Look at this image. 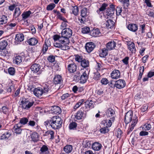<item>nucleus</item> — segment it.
<instances>
[{
  "mask_svg": "<svg viewBox=\"0 0 154 154\" xmlns=\"http://www.w3.org/2000/svg\"><path fill=\"white\" fill-rule=\"evenodd\" d=\"M51 127L54 129L60 128L62 125V122L61 119L59 116H54L51 118Z\"/></svg>",
  "mask_w": 154,
  "mask_h": 154,
  "instance_id": "obj_1",
  "label": "nucleus"
},
{
  "mask_svg": "<svg viewBox=\"0 0 154 154\" xmlns=\"http://www.w3.org/2000/svg\"><path fill=\"white\" fill-rule=\"evenodd\" d=\"M49 90L48 86L45 85L43 88H37L34 90L33 93L36 96L39 97H41L42 94H45V93H47Z\"/></svg>",
  "mask_w": 154,
  "mask_h": 154,
  "instance_id": "obj_2",
  "label": "nucleus"
},
{
  "mask_svg": "<svg viewBox=\"0 0 154 154\" xmlns=\"http://www.w3.org/2000/svg\"><path fill=\"white\" fill-rule=\"evenodd\" d=\"M34 104V102H29L28 99L25 98H23L20 103V105H22V107L25 109H28L30 108Z\"/></svg>",
  "mask_w": 154,
  "mask_h": 154,
  "instance_id": "obj_3",
  "label": "nucleus"
},
{
  "mask_svg": "<svg viewBox=\"0 0 154 154\" xmlns=\"http://www.w3.org/2000/svg\"><path fill=\"white\" fill-rule=\"evenodd\" d=\"M72 31L69 28L63 29L61 32L62 36L68 39L72 36Z\"/></svg>",
  "mask_w": 154,
  "mask_h": 154,
  "instance_id": "obj_4",
  "label": "nucleus"
},
{
  "mask_svg": "<svg viewBox=\"0 0 154 154\" xmlns=\"http://www.w3.org/2000/svg\"><path fill=\"white\" fill-rule=\"evenodd\" d=\"M115 119L114 117H112L107 118L105 120L103 121L102 122V124H103L104 126H106L108 128L110 127L112 123L113 122Z\"/></svg>",
  "mask_w": 154,
  "mask_h": 154,
  "instance_id": "obj_5",
  "label": "nucleus"
},
{
  "mask_svg": "<svg viewBox=\"0 0 154 154\" xmlns=\"http://www.w3.org/2000/svg\"><path fill=\"white\" fill-rule=\"evenodd\" d=\"M125 81L123 79H119L116 81L114 87L120 89L124 88L125 86Z\"/></svg>",
  "mask_w": 154,
  "mask_h": 154,
  "instance_id": "obj_6",
  "label": "nucleus"
},
{
  "mask_svg": "<svg viewBox=\"0 0 154 154\" xmlns=\"http://www.w3.org/2000/svg\"><path fill=\"white\" fill-rule=\"evenodd\" d=\"M115 11V5L111 4L106 10V15L110 17L112 16L114 14Z\"/></svg>",
  "mask_w": 154,
  "mask_h": 154,
  "instance_id": "obj_7",
  "label": "nucleus"
},
{
  "mask_svg": "<svg viewBox=\"0 0 154 154\" xmlns=\"http://www.w3.org/2000/svg\"><path fill=\"white\" fill-rule=\"evenodd\" d=\"M95 47L94 44L92 42H89L86 43L85 49L87 52L91 53L94 49Z\"/></svg>",
  "mask_w": 154,
  "mask_h": 154,
  "instance_id": "obj_8",
  "label": "nucleus"
},
{
  "mask_svg": "<svg viewBox=\"0 0 154 154\" xmlns=\"http://www.w3.org/2000/svg\"><path fill=\"white\" fill-rule=\"evenodd\" d=\"M40 65L36 63L33 64L31 67V70L35 73L38 72V74H40L41 73V71L40 70Z\"/></svg>",
  "mask_w": 154,
  "mask_h": 154,
  "instance_id": "obj_9",
  "label": "nucleus"
},
{
  "mask_svg": "<svg viewBox=\"0 0 154 154\" xmlns=\"http://www.w3.org/2000/svg\"><path fill=\"white\" fill-rule=\"evenodd\" d=\"M85 117V115L84 112L81 110H79L75 114V118L77 120L82 119Z\"/></svg>",
  "mask_w": 154,
  "mask_h": 154,
  "instance_id": "obj_10",
  "label": "nucleus"
},
{
  "mask_svg": "<svg viewBox=\"0 0 154 154\" xmlns=\"http://www.w3.org/2000/svg\"><path fill=\"white\" fill-rule=\"evenodd\" d=\"M88 78V75L86 71H85L81 75L79 79V81H80V82L83 84L85 83Z\"/></svg>",
  "mask_w": 154,
  "mask_h": 154,
  "instance_id": "obj_11",
  "label": "nucleus"
},
{
  "mask_svg": "<svg viewBox=\"0 0 154 154\" xmlns=\"http://www.w3.org/2000/svg\"><path fill=\"white\" fill-rule=\"evenodd\" d=\"M132 114V112L131 111H129L126 113L125 117V122L126 124L131 122Z\"/></svg>",
  "mask_w": 154,
  "mask_h": 154,
  "instance_id": "obj_12",
  "label": "nucleus"
},
{
  "mask_svg": "<svg viewBox=\"0 0 154 154\" xmlns=\"http://www.w3.org/2000/svg\"><path fill=\"white\" fill-rule=\"evenodd\" d=\"M51 112L54 114H60L61 112V109L58 106H51L50 109Z\"/></svg>",
  "mask_w": 154,
  "mask_h": 154,
  "instance_id": "obj_13",
  "label": "nucleus"
},
{
  "mask_svg": "<svg viewBox=\"0 0 154 154\" xmlns=\"http://www.w3.org/2000/svg\"><path fill=\"white\" fill-rule=\"evenodd\" d=\"M22 127L20 123L15 124L13 128L14 133L16 134H20L22 131V129L21 128Z\"/></svg>",
  "mask_w": 154,
  "mask_h": 154,
  "instance_id": "obj_14",
  "label": "nucleus"
},
{
  "mask_svg": "<svg viewBox=\"0 0 154 154\" xmlns=\"http://www.w3.org/2000/svg\"><path fill=\"white\" fill-rule=\"evenodd\" d=\"M90 35L94 37H97L101 35V33L99 29L94 28L90 31Z\"/></svg>",
  "mask_w": 154,
  "mask_h": 154,
  "instance_id": "obj_15",
  "label": "nucleus"
},
{
  "mask_svg": "<svg viewBox=\"0 0 154 154\" xmlns=\"http://www.w3.org/2000/svg\"><path fill=\"white\" fill-rule=\"evenodd\" d=\"M11 135V131L10 130L7 131L0 136V139L1 140H6L8 139Z\"/></svg>",
  "mask_w": 154,
  "mask_h": 154,
  "instance_id": "obj_16",
  "label": "nucleus"
},
{
  "mask_svg": "<svg viewBox=\"0 0 154 154\" xmlns=\"http://www.w3.org/2000/svg\"><path fill=\"white\" fill-rule=\"evenodd\" d=\"M127 42L128 48L129 50L132 53H135L136 50L134 42L131 41H128Z\"/></svg>",
  "mask_w": 154,
  "mask_h": 154,
  "instance_id": "obj_17",
  "label": "nucleus"
},
{
  "mask_svg": "<svg viewBox=\"0 0 154 154\" xmlns=\"http://www.w3.org/2000/svg\"><path fill=\"white\" fill-rule=\"evenodd\" d=\"M116 45V42L114 41H112L107 43L106 48L109 51L112 50L115 48Z\"/></svg>",
  "mask_w": 154,
  "mask_h": 154,
  "instance_id": "obj_18",
  "label": "nucleus"
},
{
  "mask_svg": "<svg viewBox=\"0 0 154 154\" xmlns=\"http://www.w3.org/2000/svg\"><path fill=\"white\" fill-rule=\"evenodd\" d=\"M77 66L74 63L69 64L68 66V69L70 73H74L76 71Z\"/></svg>",
  "mask_w": 154,
  "mask_h": 154,
  "instance_id": "obj_19",
  "label": "nucleus"
},
{
  "mask_svg": "<svg viewBox=\"0 0 154 154\" xmlns=\"http://www.w3.org/2000/svg\"><path fill=\"white\" fill-rule=\"evenodd\" d=\"M120 74L119 70L115 69L112 71L111 74V76L113 79H117L120 76Z\"/></svg>",
  "mask_w": 154,
  "mask_h": 154,
  "instance_id": "obj_20",
  "label": "nucleus"
},
{
  "mask_svg": "<svg viewBox=\"0 0 154 154\" xmlns=\"http://www.w3.org/2000/svg\"><path fill=\"white\" fill-rule=\"evenodd\" d=\"M63 81L62 78L60 75H56L54 79V82L55 85L61 84L62 83Z\"/></svg>",
  "mask_w": 154,
  "mask_h": 154,
  "instance_id": "obj_21",
  "label": "nucleus"
},
{
  "mask_svg": "<svg viewBox=\"0 0 154 154\" xmlns=\"http://www.w3.org/2000/svg\"><path fill=\"white\" fill-rule=\"evenodd\" d=\"M127 28L129 30L133 32H135L138 29V26L136 24L130 23L128 25Z\"/></svg>",
  "mask_w": 154,
  "mask_h": 154,
  "instance_id": "obj_22",
  "label": "nucleus"
},
{
  "mask_svg": "<svg viewBox=\"0 0 154 154\" xmlns=\"http://www.w3.org/2000/svg\"><path fill=\"white\" fill-rule=\"evenodd\" d=\"M101 144L98 142H95L92 144V148L95 151H99L102 147Z\"/></svg>",
  "mask_w": 154,
  "mask_h": 154,
  "instance_id": "obj_23",
  "label": "nucleus"
},
{
  "mask_svg": "<svg viewBox=\"0 0 154 154\" xmlns=\"http://www.w3.org/2000/svg\"><path fill=\"white\" fill-rule=\"evenodd\" d=\"M85 107L86 109H90L94 107V102L92 100L87 101L85 103Z\"/></svg>",
  "mask_w": 154,
  "mask_h": 154,
  "instance_id": "obj_24",
  "label": "nucleus"
},
{
  "mask_svg": "<svg viewBox=\"0 0 154 154\" xmlns=\"http://www.w3.org/2000/svg\"><path fill=\"white\" fill-rule=\"evenodd\" d=\"M115 114V111L111 108H109L107 109L106 112V114L107 116V118L112 117H114L113 115Z\"/></svg>",
  "mask_w": 154,
  "mask_h": 154,
  "instance_id": "obj_25",
  "label": "nucleus"
},
{
  "mask_svg": "<svg viewBox=\"0 0 154 154\" xmlns=\"http://www.w3.org/2000/svg\"><path fill=\"white\" fill-rule=\"evenodd\" d=\"M51 45L50 44V41L48 40H45L44 44V45L43 46V48L42 49V51H43V53H45L48 49V47L50 46Z\"/></svg>",
  "mask_w": 154,
  "mask_h": 154,
  "instance_id": "obj_26",
  "label": "nucleus"
},
{
  "mask_svg": "<svg viewBox=\"0 0 154 154\" xmlns=\"http://www.w3.org/2000/svg\"><path fill=\"white\" fill-rule=\"evenodd\" d=\"M72 146L70 145H67L63 148L64 152L66 153H69L71 152L72 150Z\"/></svg>",
  "mask_w": 154,
  "mask_h": 154,
  "instance_id": "obj_27",
  "label": "nucleus"
},
{
  "mask_svg": "<svg viewBox=\"0 0 154 154\" xmlns=\"http://www.w3.org/2000/svg\"><path fill=\"white\" fill-rule=\"evenodd\" d=\"M27 42L29 45H35L38 42V40L35 38H32L28 40Z\"/></svg>",
  "mask_w": 154,
  "mask_h": 154,
  "instance_id": "obj_28",
  "label": "nucleus"
},
{
  "mask_svg": "<svg viewBox=\"0 0 154 154\" xmlns=\"http://www.w3.org/2000/svg\"><path fill=\"white\" fill-rule=\"evenodd\" d=\"M24 39V36L22 34H18L16 36L15 40L18 42L23 41Z\"/></svg>",
  "mask_w": 154,
  "mask_h": 154,
  "instance_id": "obj_29",
  "label": "nucleus"
},
{
  "mask_svg": "<svg viewBox=\"0 0 154 154\" xmlns=\"http://www.w3.org/2000/svg\"><path fill=\"white\" fill-rule=\"evenodd\" d=\"M23 57L20 56H16L13 60L14 63L18 64L20 63L22 61Z\"/></svg>",
  "mask_w": 154,
  "mask_h": 154,
  "instance_id": "obj_30",
  "label": "nucleus"
},
{
  "mask_svg": "<svg viewBox=\"0 0 154 154\" xmlns=\"http://www.w3.org/2000/svg\"><path fill=\"white\" fill-rule=\"evenodd\" d=\"M108 51L107 49L103 48L100 52V56L101 57H106L108 54Z\"/></svg>",
  "mask_w": 154,
  "mask_h": 154,
  "instance_id": "obj_31",
  "label": "nucleus"
},
{
  "mask_svg": "<svg viewBox=\"0 0 154 154\" xmlns=\"http://www.w3.org/2000/svg\"><path fill=\"white\" fill-rule=\"evenodd\" d=\"M8 18L6 16L2 15L0 16V25H3L7 23Z\"/></svg>",
  "mask_w": 154,
  "mask_h": 154,
  "instance_id": "obj_32",
  "label": "nucleus"
},
{
  "mask_svg": "<svg viewBox=\"0 0 154 154\" xmlns=\"http://www.w3.org/2000/svg\"><path fill=\"white\" fill-rule=\"evenodd\" d=\"M32 13L30 11L24 12L22 14L23 20H25Z\"/></svg>",
  "mask_w": 154,
  "mask_h": 154,
  "instance_id": "obj_33",
  "label": "nucleus"
},
{
  "mask_svg": "<svg viewBox=\"0 0 154 154\" xmlns=\"http://www.w3.org/2000/svg\"><path fill=\"white\" fill-rule=\"evenodd\" d=\"M32 140L34 142H36L38 140V135L37 133L34 132L32 133L30 135Z\"/></svg>",
  "mask_w": 154,
  "mask_h": 154,
  "instance_id": "obj_34",
  "label": "nucleus"
},
{
  "mask_svg": "<svg viewBox=\"0 0 154 154\" xmlns=\"http://www.w3.org/2000/svg\"><path fill=\"white\" fill-rule=\"evenodd\" d=\"M59 42L63 45H68L69 43V39L67 38H65L62 36V37H60V38Z\"/></svg>",
  "mask_w": 154,
  "mask_h": 154,
  "instance_id": "obj_35",
  "label": "nucleus"
},
{
  "mask_svg": "<svg viewBox=\"0 0 154 154\" xmlns=\"http://www.w3.org/2000/svg\"><path fill=\"white\" fill-rule=\"evenodd\" d=\"M108 6V5L107 4L105 3H103L99 9L97 10V13L98 14H100V12L104 11L106 9V8Z\"/></svg>",
  "mask_w": 154,
  "mask_h": 154,
  "instance_id": "obj_36",
  "label": "nucleus"
},
{
  "mask_svg": "<svg viewBox=\"0 0 154 154\" xmlns=\"http://www.w3.org/2000/svg\"><path fill=\"white\" fill-rule=\"evenodd\" d=\"M72 13L75 15L77 16L78 14L79 10V8L77 6H72L71 9Z\"/></svg>",
  "mask_w": 154,
  "mask_h": 154,
  "instance_id": "obj_37",
  "label": "nucleus"
},
{
  "mask_svg": "<svg viewBox=\"0 0 154 154\" xmlns=\"http://www.w3.org/2000/svg\"><path fill=\"white\" fill-rule=\"evenodd\" d=\"M114 23L113 21L111 20H108L106 21V26L108 28H111L113 26Z\"/></svg>",
  "mask_w": 154,
  "mask_h": 154,
  "instance_id": "obj_38",
  "label": "nucleus"
},
{
  "mask_svg": "<svg viewBox=\"0 0 154 154\" xmlns=\"http://www.w3.org/2000/svg\"><path fill=\"white\" fill-rule=\"evenodd\" d=\"M8 45V42L6 40H3L0 42V49L3 50Z\"/></svg>",
  "mask_w": 154,
  "mask_h": 154,
  "instance_id": "obj_39",
  "label": "nucleus"
},
{
  "mask_svg": "<svg viewBox=\"0 0 154 154\" xmlns=\"http://www.w3.org/2000/svg\"><path fill=\"white\" fill-rule=\"evenodd\" d=\"M81 65L84 67L86 68L89 66V63L88 60L84 59L81 61Z\"/></svg>",
  "mask_w": 154,
  "mask_h": 154,
  "instance_id": "obj_40",
  "label": "nucleus"
},
{
  "mask_svg": "<svg viewBox=\"0 0 154 154\" xmlns=\"http://www.w3.org/2000/svg\"><path fill=\"white\" fill-rule=\"evenodd\" d=\"M20 14L21 11L20 8L19 7L16 8L15 9L14 16L15 18H17L20 15Z\"/></svg>",
  "mask_w": 154,
  "mask_h": 154,
  "instance_id": "obj_41",
  "label": "nucleus"
},
{
  "mask_svg": "<svg viewBox=\"0 0 154 154\" xmlns=\"http://www.w3.org/2000/svg\"><path fill=\"white\" fill-rule=\"evenodd\" d=\"M77 124L75 122H72L69 124V128L70 130L76 129L77 126Z\"/></svg>",
  "mask_w": 154,
  "mask_h": 154,
  "instance_id": "obj_42",
  "label": "nucleus"
},
{
  "mask_svg": "<svg viewBox=\"0 0 154 154\" xmlns=\"http://www.w3.org/2000/svg\"><path fill=\"white\" fill-rule=\"evenodd\" d=\"M84 101V100L83 99L80 100L74 106V109H76L79 107L80 106L83 104Z\"/></svg>",
  "mask_w": 154,
  "mask_h": 154,
  "instance_id": "obj_43",
  "label": "nucleus"
},
{
  "mask_svg": "<svg viewBox=\"0 0 154 154\" xmlns=\"http://www.w3.org/2000/svg\"><path fill=\"white\" fill-rule=\"evenodd\" d=\"M28 122V119L26 118H21L20 120V122L19 123H20V125L22 124L25 125Z\"/></svg>",
  "mask_w": 154,
  "mask_h": 154,
  "instance_id": "obj_44",
  "label": "nucleus"
},
{
  "mask_svg": "<svg viewBox=\"0 0 154 154\" xmlns=\"http://www.w3.org/2000/svg\"><path fill=\"white\" fill-rule=\"evenodd\" d=\"M82 32L83 34H87L89 33L91 31L89 27L85 26L82 28Z\"/></svg>",
  "mask_w": 154,
  "mask_h": 154,
  "instance_id": "obj_45",
  "label": "nucleus"
},
{
  "mask_svg": "<svg viewBox=\"0 0 154 154\" xmlns=\"http://www.w3.org/2000/svg\"><path fill=\"white\" fill-rule=\"evenodd\" d=\"M0 111L5 114H7L8 112V108L6 106H3L0 109Z\"/></svg>",
  "mask_w": 154,
  "mask_h": 154,
  "instance_id": "obj_46",
  "label": "nucleus"
},
{
  "mask_svg": "<svg viewBox=\"0 0 154 154\" xmlns=\"http://www.w3.org/2000/svg\"><path fill=\"white\" fill-rule=\"evenodd\" d=\"M87 9L84 8H83L81 11V15L82 17H85L88 15Z\"/></svg>",
  "mask_w": 154,
  "mask_h": 154,
  "instance_id": "obj_47",
  "label": "nucleus"
},
{
  "mask_svg": "<svg viewBox=\"0 0 154 154\" xmlns=\"http://www.w3.org/2000/svg\"><path fill=\"white\" fill-rule=\"evenodd\" d=\"M116 14L117 16L121 15V14L122 11V8L120 6H118L116 10Z\"/></svg>",
  "mask_w": 154,
  "mask_h": 154,
  "instance_id": "obj_48",
  "label": "nucleus"
},
{
  "mask_svg": "<svg viewBox=\"0 0 154 154\" xmlns=\"http://www.w3.org/2000/svg\"><path fill=\"white\" fill-rule=\"evenodd\" d=\"M144 67L143 66H141L140 67V70H139L140 74L139 75V77L138 78V79L139 80L140 79L142 78V77L143 73L144 71Z\"/></svg>",
  "mask_w": 154,
  "mask_h": 154,
  "instance_id": "obj_49",
  "label": "nucleus"
},
{
  "mask_svg": "<svg viewBox=\"0 0 154 154\" xmlns=\"http://www.w3.org/2000/svg\"><path fill=\"white\" fill-rule=\"evenodd\" d=\"M100 73L97 71L94 73V79L96 80H98L100 79Z\"/></svg>",
  "mask_w": 154,
  "mask_h": 154,
  "instance_id": "obj_50",
  "label": "nucleus"
},
{
  "mask_svg": "<svg viewBox=\"0 0 154 154\" xmlns=\"http://www.w3.org/2000/svg\"><path fill=\"white\" fill-rule=\"evenodd\" d=\"M100 131L101 133L105 134L108 132L109 131V129L108 128V127L104 126V127L100 128Z\"/></svg>",
  "mask_w": 154,
  "mask_h": 154,
  "instance_id": "obj_51",
  "label": "nucleus"
},
{
  "mask_svg": "<svg viewBox=\"0 0 154 154\" xmlns=\"http://www.w3.org/2000/svg\"><path fill=\"white\" fill-rule=\"evenodd\" d=\"M55 6V5L54 3H51L48 5L46 8V9L48 11H51L53 9Z\"/></svg>",
  "mask_w": 154,
  "mask_h": 154,
  "instance_id": "obj_52",
  "label": "nucleus"
},
{
  "mask_svg": "<svg viewBox=\"0 0 154 154\" xmlns=\"http://www.w3.org/2000/svg\"><path fill=\"white\" fill-rule=\"evenodd\" d=\"M131 116V124H133L134 123V122H136V124H137V122L138 121L137 116L135 115H133V114Z\"/></svg>",
  "mask_w": 154,
  "mask_h": 154,
  "instance_id": "obj_53",
  "label": "nucleus"
},
{
  "mask_svg": "<svg viewBox=\"0 0 154 154\" xmlns=\"http://www.w3.org/2000/svg\"><path fill=\"white\" fill-rule=\"evenodd\" d=\"M151 128V125L149 124H145L143 127V130H149Z\"/></svg>",
  "mask_w": 154,
  "mask_h": 154,
  "instance_id": "obj_54",
  "label": "nucleus"
},
{
  "mask_svg": "<svg viewBox=\"0 0 154 154\" xmlns=\"http://www.w3.org/2000/svg\"><path fill=\"white\" fill-rule=\"evenodd\" d=\"M9 73L11 75H14L15 73V69L14 68L12 67H10L8 69Z\"/></svg>",
  "mask_w": 154,
  "mask_h": 154,
  "instance_id": "obj_55",
  "label": "nucleus"
},
{
  "mask_svg": "<svg viewBox=\"0 0 154 154\" xmlns=\"http://www.w3.org/2000/svg\"><path fill=\"white\" fill-rule=\"evenodd\" d=\"M48 150V148L47 146L45 145H43L41 148L40 150L42 153H43L47 151Z\"/></svg>",
  "mask_w": 154,
  "mask_h": 154,
  "instance_id": "obj_56",
  "label": "nucleus"
},
{
  "mask_svg": "<svg viewBox=\"0 0 154 154\" xmlns=\"http://www.w3.org/2000/svg\"><path fill=\"white\" fill-rule=\"evenodd\" d=\"M145 24H143L140 26L139 32H140L142 34L145 32Z\"/></svg>",
  "mask_w": 154,
  "mask_h": 154,
  "instance_id": "obj_57",
  "label": "nucleus"
},
{
  "mask_svg": "<svg viewBox=\"0 0 154 154\" xmlns=\"http://www.w3.org/2000/svg\"><path fill=\"white\" fill-rule=\"evenodd\" d=\"M96 93L98 95L103 96L104 94V90L103 88L97 90L96 91Z\"/></svg>",
  "mask_w": 154,
  "mask_h": 154,
  "instance_id": "obj_58",
  "label": "nucleus"
},
{
  "mask_svg": "<svg viewBox=\"0 0 154 154\" xmlns=\"http://www.w3.org/2000/svg\"><path fill=\"white\" fill-rule=\"evenodd\" d=\"M80 73L79 71L77 72L74 75V79H75L76 81H78L80 78Z\"/></svg>",
  "mask_w": 154,
  "mask_h": 154,
  "instance_id": "obj_59",
  "label": "nucleus"
},
{
  "mask_svg": "<svg viewBox=\"0 0 154 154\" xmlns=\"http://www.w3.org/2000/svg\"><path fill=\"white\" fill-rule=\"evenodd\" d=\"M122 134V131L121 130L119 129L118 128L116 131V135L117 137L118 138H120L121 137V135Z\"/></svg>",
  "mask_w": 154,
  "mask_h": 154,
  "instance_id": "obj_60",
  "label": "nucleus"
},
{
  "mask_svg": "<svg viewBox=\"0 0 154 154\" xmlns=\"http://www.w3.org/2000/svg\"><path fill=\"white\" fill-rule=\"evenodd\" d=\"M46 133L48 135H51V139H53L54 138V132L53 131H48L46 132Z\"/></svg>",
  "mask_w": 154,
  "mask_h": 154,
  "instance_id": "obj_61",
  "label": "nucleus"
},
{
  "mask_svg": "<svg viewBox=\"0 0 154 154\" xmlns=\"http://www.w3.org/2000/svg\"><path fill=\"white\" fill-rule=\"evenodd\" d=\"M148 108V106L147 105H143L140 109V110L141 112H144L147 110Z\"/></svg>",
  "mask_w": 154,
  "mask_h": 154,
  "instance_id": "obj_62",
  "label": "nucleus"
},
{
  "mask_svg": "<svg viewBox=\"0 0 154 154\" xmlns=\"http://www.w3.org/2000/svg\"><path fill=\"white\" fill-rule=\"evenodd\" d=\"M69 97V94L68 93L65 94L61 97V99L62 100H67Z\"/></svg>",
  "mask_w": 154,
  "mask_h": 154,
  "instance_id": "obj_63",
  "label": "nucleus"
},
{
  "mask_svg": "<svg viewBox=\"0 0 154 154\" xmlns=\"http://www.w3.org/2000/svg\"><path fill=\"white\" fill-rule=\"evenodd\" d=\"M101 82L102 85H105L109 83L108 80L106 78H103L101 80Z\"/></svg>",
  "mask_w": 154,
  "mask_h": 154,
  "instance_id": "obj_64",
  "label": "nucleus"
}]
</instances>
